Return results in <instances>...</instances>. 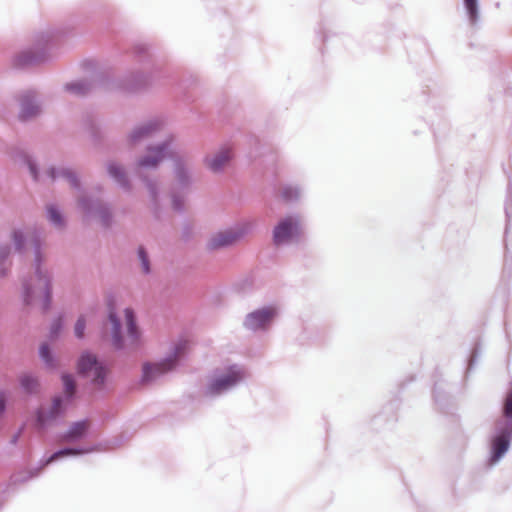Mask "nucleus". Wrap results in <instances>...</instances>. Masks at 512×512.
<instances>
[{"label": "nucleus", "mask_w": 512, "mask_h": 512, "mask_svg": "<svg viewBox=\"0 0 512 512\" xmlns=\"http://www.w3.org/2000/svg\"><path fill=\"white\" fill-rule=\"evenodd\" d=\"M35 253L37 262L35 275L24 283V301L27 305H35L45 311L49 308L51 302L50 279L41 269L38 249Z\"/></svg>", "instance_id": "nucleus-1"}, {"label": "nucleus", "mask_w": 512, "mask_h": 512, "mask_svg": "<svg viewBox=\"0 0 512 512\" xmlns=\"http://www.w3.org/2000/svg\"><path fill=\"white\" fill-rule=\"evenodd\" d=\"M188 347V341L181 340L175 346V351L172 356L156 363H146L143 365V381L150 382L159 376L171 371L175 365L176 360Z\"/></svg>", "instance_id": "nucleus-2"}, {"label": "nucleus", "mask_w": 512, "mask_h": 512, "mask_svg": "<svg viewBox=\"0 0 512 512\" xmlns=\"http://www.w3.org/2000/svg\"><path fill=\"white\" fill-rule=\"evenodd\" d=\"M78 372L84 377L90 379L94 384L101 385L104 383L107 369L96 359L94 355L84 353L78 361Z\"/></svg>", "instance_id": "nucleus-3"}, {"label": "nucleus", "mask_w": 512, "mask_h": 512, "mask_svg": "<svg viewBox=\"0 0 512 512\" xmlns=\"http://www.w3.org/2000/svg\"><path fill=\"white\" fill-rule=\"evenodd\" d=\"M243 378V373L235 366L230 367L224 375L214 377L207 386L206 393L216 396L236 385Z\"/></svg>", "instance_id": "nucleus-4"}, {"label": "nucleus", "mask_w": 512, "mask_h": 512, "mask_svg": "<svg viewBox=\"0 0 512 512\" xmlns=\"http://www.w3.org/2000/svg\"><path fill=\"white\" fill-rule=\"evenodd\" d=\"M249 227L248 224H244L233 229L218 232L210 238L208 246L211 249H219L232 245L248 232Z\"/></svg>", "instance_id": "nucleus-5"}, {"label": "nucleus", "mask_w": 512, "mask_h": 512, "mask_svg": "<svg viewBox=\"0 0 512 512\" xmlns=\"http://www.w3.org/2000/svg\"><path fill=\"white\" fill-rule=\"evenodd\" d=\"M300 234L299 221L293 217L282 219L274 228L273 241L276 245L289 242Z\"/></svg>", "instance_id": "nucleus-6"}, {"label": "nucleus", "mask_w": 512, "mask_h": 512, "mask_svg": "<svg viewBox=\"0 0 512 512\" xmlns=\"http://www.w3.org/2000/svg\"><path fill=\"white\" fill-rule=\"evenodd\" d=\"M276 315L272 307H265L250 313L245 320V326L252 330L264 328Z\"/></svg>", "instance_id": "nucleus-7"}, {"label": "nucleus", "mask_w": 512, "mask_h": 512, "mask_svg": "<svg viewBox=\"0 0 512 512\" xmlns=\"http://www.w3.org/2000/svg\"><path fill=\"white\" fill-rule=\"evenodd\" d=\"M233 153L231 148H222L218 153L212 157H207L205 163L207 167L213 172H219L225 168L232 159Z\"/></svg>", "instance_id": "nucleus-8"}, {"label": "nucleus", "mask_w": 512, "mask_h": 512, "mask_svg": "<svg viewBox=\"0 0 512 512\" xmlns=\"http://www.w3.org/2000/svg\"><path fill=\"white\" fill-rule=\"evenodd\" d=\"M90 425L89 420H81L73 423L62 435L61 440L70 443L82 439L89 431Z\"/></svg>", "instance_id": "nucleus-9"}, {"label": "nucleus", "mask_w": 512, "mask_h": 512, "mask_svg": "<svg viewBox=\"0 0 512 512\" xmlns=\"http://www.w3.org/2000/svg\"><path fill=\"white\" fill-rule=\"evenodd\" d=\"M63 411V400L55 397L49 409H41L38 412L37 420L42 426L56 419Z\"/></svg>", "instance_id": "nucleus-10"}, {"label": "nucleus", "mask_w": 512, "mask_h": 512, "mask_svg": "<svg viewBox=\"0 0 512 512\" xmlns=\"http://www.w3.org/2000/svg\"><path fill=\"white\" fill-rule=\"evenodd\" d=\"M167 156L166 146H159L150 148L149 154L139 161V169L142 171L145 168L156 167L157 164Z\"/></svg>", "instance_id": "nucleus-11"}, {"label": "nucleus", "mask_w": 512, "mask_h": 512, "mask_svg": "<svg viewBox=\"0 0 512 512\" xmlns=\"http://www.w3.org/2000/svg\"><path fill=\"white\" fill-rule=\"evenodd\" d=\"M509 448V434L502 432L492 441V458L491 462H497Z\"/></svg>", "instance_id": "nucleus-12"}, {"label": "nucleus", "mask_w": 512, "mask_h": 512, "mask_svg": "<svg viewBox=\"0 0 512 512\" xmlns=\"http://www.w3.org/2000/svg\"><path fill=\"white\" fill-rule=\"evenodd\" d=\"M125 321L127 326L128 340L131 346L136 345L139 332L135 324L134 313L131 309H125Z\"/></svg>", "instance_id": "nucleus-13"}, {"label": "nucleus", "mask_w": 512, "mask_h": 512, "mask_svg": "<svg viewBox=\"0 0 512 512\" xmlns=\"http://www.w3.org/2000/svg\"><path fill=\"white\" fill-rule=\"evenodd\" d=\"M33 96L28 93L21 97V113L20 117L23 120H26L32 116H35L38 113V106L32 104Z\"/></svg>", "instance_id": "nucleus-14"}, {"label": "nucleus", "mask_w": 512, "mask_h": 512, "mask_svg": "<svg viewBox=\"0 0 512 512\" xmlns=\"http://www.w3.org/2000/svg\"><path fill=\"white\" fill-rule=\"evenodd\" d=\"M159 127V123H149L145 126L139 127L136 130L132 132L130 135V140L132 142H136L138 140H141L145 137H148L152 135L154 131Z\"/></svg>", "instance_id": "nucleus-15"}, {"label": "nucleus", "mask_w": 512, "mask_h": 512, "mask_svg": "<svg viewBox=\"0 0 512 512\" xmlns=\"http://www.w3.org/2000/svg\"><path fill=\"white\" fill-rule=\"evenodd\" d=\"M109 318H110V321L113 325V342H114V346L116 348H122L124 345L121 341V338H120V323L118 321V319L116 318L114 312H110V315H109Z\"/></svg>", "instance_id": "nucleus-16"}, {"label": "nucleus", "mask_w": 512, "mask_h": 512, "mask_svg": "<svg viewBox=\"0 0 512 512\" xmlns=\"http://www.w3.org/2000/svg\"><path fill=\"white\" fill-rule=\"evenodd\" d=\"M20 383L23 389L29 393L36 392L39 387L37 379L30 375H23L20 378Z\"/></svg>", "instance_id": "nucleus-17"}, {"label": "nucleus", "mask_w": 512, "mask_h": 512, "mask_svg": "<svg viewBox=\"0 0 512 512\" xmlns=\"http://www.w3.org/2000/svg\"><path fill=\"white\" fill-rule=\"evenodd\" d=\"M64 385V393L66 400L68 401L75 393V382L70 375H63L62 377Z\"/></svg>", "instance_id": "nucleus-18"}, {"label": "nucleus", "mask_w": 512, "mask_h": 512, "mask_svg": "<svg viewBox=\"0 0 512 512\" xmlns=\"http://www.w3.org/2000/svg\"><path fill=\"white\" fill-rule=\"evenodd\" d=\"M84 452L85 451H83V450L71 449V448L62 449L60 451L55 452L53 455H51L50 458L47 460V463H51L59 458L65 457V456L80 455Z\"/></svg>", "instance_id": "nucleus-19"}, {"label": "nucleus", "mask_w": 512, "mask_h": 512, "mask_svg": "<svg viewBox=\"0 0 512 512\" xmlns=\"http://www.w3.org/2000/svg\"><path fill=\"white\" fill-rule=\"evenodd\" d=\"M108 171L112 177H114L120 184L125 185V178L122 168L115 165L110 164L108 167Z\"/></svg>", "instance_id": "nucleus-20"}, {"label": "nucleus", "mask_w": 512, "mask_h": 512, "mask_svg": "<svg viewBox=\"0 0 512 512\" xmlns=\"http://www.w3.org/2000/svg\"><path fill=\"white\" fill-rule=\"evenodd\" d=\"M48 217L49 220L55 224L56 226H62L63 225V219L61 214L57 211V209L54 206H49L47 208Z\"/></svg>", "instance_id": "nucleus-21"}, {"label": "nucleus", "mask_w": 512, "mask_h": 512, "mask_svg": "<svg viewBox=\"0 0 512 512\" xmlns=\"http://www.w3.org/2000/svg\"><path fill=\"white\" fill-rule=\"evenodd\" d=\"M280 195L284 201H291L298 197V191L292 187H284L281 189Z\"/></svg>", "instance_id": "nucleus-22"}, {"label": "nucleus", "mask_w": 512, "mask_h": 512, "mask_svg": "<svg viewBox=\"0 0 512 512\" xmlns=\"http://www.w3.org/2000/svg\"><path fill=\"white\" fill-rule=\"evenodd\" d=\"M503 414L506 418L512 420V389L507 393L503 407Z\"/></svg>", "instance_id": "nucleus-23"}, {"label": "nucleus", "mask_w": 512, "mask_h": 512, "mask_svg": "<svg viewBox=\"0 0 512 512\" xmlns=\"http://www.w3.org/2000/svg\"><path fill=\"white\" fill-rule=\"evenodd\" d=\"M67 88L70 91H72L73 93L80 94V95L85 94L88 91L86 84L83 82L71 83L67 86Z\"/></svg>", "instance_id": "nucleus-24"}, {"label": "nucleus", "mask_w": 512, "mask_h": 512, "mask_svg": "<svg viewBox=\"0 0 512 512\" xmlns=\"http://www.w3.org/2000/svg\"><path fill=\"white\" fill-rule=\"evenodd\" d=\"M464 2L470 17L475 19L477 16V0H464Z\"/></svg>", "instance_id": "nucleus-25"}, {"label": "nucleus", "mask_w": 512, "mask_h": 512, "mask_svg": "<svg viewBox=\"0 0 512 512\" xmlns=\"http://www.w3.org/2000/svg\"><path fill=\"white\" fill-rule=\"evenodd\" d=\"M138 255H139V258H140L141 263H142L143 271L145 273H148L149 270H150V268H149V261H148V258H147V255H146V252H145L144 248H142V247L139 248Z\"/></svg>", "instance_id": "nucleus-26"}, {"label": "nucleus", "mask_w": 512, "mask_h": 512, "mask_svg": "<svg viewBox=\"0 0 512 512\" xmlns=\"http://www.w3.org/2000/svg\"><path fill=\"white\" fill-rule=\"evenodd\" d=\"M40 356L47 363V365L52 366V359L50 357V351L46 344H43L40 347Z\"/></svg>", "instance_id": "nucleus-27"}, {"label": "nucleus", "mask_w": 512, "mask_h": 512, "mask_svg": "<svg viewBox=\"0 0 512 512\" xmlns=\"http://www.w3.org/2000/svg\"><path fill=\"white\" fill-rule=\"evenodd\" d=\"M84 329H85V320L83 317H80L75 325V335L78 338H82L84 335Z\"/></svg>", "instance_id": "nucleus-28"}, {"label": "nucleus", "mask_w": 512, "mask_h": 512, "mask_svg": "<svg viewBox=\"0 0 512 512\" xmlns=\"http://www.w3.org/2000/svg\"><path fill=\"white\" fill-rule=\"evenodd\" d=\"M60 175L64 178L67 179L68 183L73 186V187H76L77 186V179L76 177L74 176V174L69 171V170H62Z\"/></svg>", "instance_id": "nucleus-29"}, {"label": "nucleus", "mask_w": 512, "mask_h": 512, "mask_svg": "<svg viewBox=\"0 0 512 512\" xmlns=\"http://www.w3.org/2000/svg\"><path fill=\"white\" fill-rule=\"evenodd\" d=\"M13 238H14V242H15L16 248L20 249L21 246H22V241H21L22 235H21V233L20 232H14Z\"/></svg>", "instance_id": "nucleus-30"}, {"label": "nucleus", "mask_w": 512, "mask_h": 512, "mask_svg": "<svg viewBox=\"0 0 512 512\" xmlns=\"http://www.w3.org/2000/svg\"><path fill=\"white\" fill-rule=\"evenodd\" d=\"M19 61L21 62L20 64H27V63H32L33 59L30 55L25 54L21 58H19Z\"/></svg>", "instance_id": "nucleus-31"}, {"label": "nucleus", "mask_w": 512, "mask_h": 512, "mask_svg": "<svg viewBox=\"0 0 512 512\" xmlns=\"http://www.w3.org/2000/svg\"><path fill=\"white\" fill-rule=\"evenodd\" d=\"M5 395L3 392H0V414H2L5 410Z\"/></svg>", "instance_id": "nucleus-32"}, {"label": "nucleus", "mask_w": 512, "mask_h": 512, "mask_svg": "<svg viewBox=\"0 0 512 512\" xmlns=\"http://www.w3.org/2000/svg\"><path fill=\"white\" fill-rule=\"evenodd\" d=\"M173 207L178 210L181 207V201L178 200L176 197L173 198Z\"/></svg>", "instance_id": "nucleus-33"}, {"label": "nucleus", "mask_w": 512, "mask_h": 512, "mask_svg": "<svg viewBox=\"0 0 512 512\" xmlns=\"http://www.w3.org/2000/svg\"><path fill=\"white\" fill-rule=\"evenodd\" d=\"M29 166H30V171H31L33 177L36 179L37 178V173H36L35 167L32 164H30Z\"/></svg>", "instance_id": "nucleus-34"}, {"label": "nucleus", "mask_w": 512, "mask_h": 512, "mask_svg": "<svg viewBox=\"0 0 512 512\" xmlns=\"http://www.w3.org/2000/svg\"><path fill=\"white\" fill-rule=\"evenodd\" d=\"M50 176H51V178H52V179H55V178H56L54 169H52V170L50 171Z\"/></svg>", "instance_id": "nucleus-35"}]
</instances>
